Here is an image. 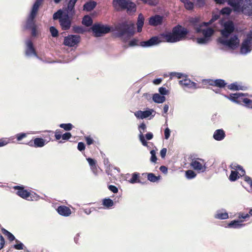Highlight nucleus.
I'll use <instances>...</instances> for the list:
<instances>
[{
  "mask_svg": "<svg viewBox=\"0 0 252 252\" xmlns=\"http://www.w3.org/2000/svg\"><path fill=\"white\" fill-rule=\"evenodd\" d=\"M72 17L68 16L67 13H64L63 10L60 9L55 12L53 15L54 20H59L60 25L62 30H68L72 24Z\"/></svg>",
  "mask_w": 252,
  "mask_h": 252,
  "instance_id": "39448f33",
  "label": "nucleus"
},
{
  "mask_svg": "<svg viewBox=\"0 0 252 252\" xmlns=\"http://www.w3.org/2000/svg\"><path fill=\"white\" fill-rule=\"evenodd\" d=\"M97 3L94 0L86 2L83 5V10L90 12L93 10L96 6Z\"/></svg>",
  "mask_w": 252,
  "mask_h": 252,
  "instance_id": "5701e85b",
  "label": "nucleus"
},
{
  "mask_svg": "<svg viewBox=\"0 0 252 252\" xmlns=\"http://www.w3.org/2000/svg\"><path fill=\"white\" fill-rule=\"evenodd\" d=\"M85 138L87 145H91L94 143V140L90 136H85Z\"/></svg>",
  "mask_w": 252,
  "mask_h": 252,
  "instance_id": "052dcab7",
  "label": "nucleus"
},
{
  "mask_svg": "<svg viewBox=\"0 0 252 252\" xmlns=\"http://www.w3.org/2000/svg\"><path fill=\"white\" fill-rule=\"evenodd\" d=\"M112 4L116 11H120L126 10L129 15H131L136 10L135 4L127 0H113Z\"/></svg>",
  "mask_w": 252,
  "mask_h": 252,
  "instance_id": "423d86ee",
  "label": "nucleus"
},
{
  "mask_svg": "<svg viewBox=\"0 0 252 252\" xmlns=\"http://www.w3.org/2000/svg\"><path fill=\"white\" fill-rule=\"evenodd\" d=\"M243 220H234L229 222L227 226L229 228L238 229L243 227L245 224H243Z\"/></svg>",
  "mask_w": 252,
  "mask_h": 252,
  "instance_id": "4be33fe9",
  "label": "nucleus"
},
{
  "mask_svg": "<svg viewBox=\"0 0 252 252\" xmlns=\"http://www.w3.org/2000/svg\"><path fill=\"white\" fill-rule=\"evenodd\" d=\"M210 40L206 38V37H204L203 36L202 37H198L196 39V42L198 44H207Z\"/></svg>",
  "mask_w": 252,
  "mask_h": 252,
  "instance_id": "de8ad7c7",
  "label": "nucleus"
},
{
  "mask_svg": "<svg viewBox=\"0 0 252 252\" xmlns=\"http://www.w3.org/2000/svg\"><path fill=\"white\" fill-rule=\"evenodd\" d=\"M26 43V49H25V55L28 58H31L34 57L37 59L39 58L35 49L33 46V43L31 39H27L25 41Z\"/></svg>",
  "mask_w": 252,
  "mask_h": 252,
  "instance_id": "9b49d317",
  "label": "nucleus"
},
{
  "mask_svg": "<svg viewBox=\"0 0 252 252\" xmlns=\"http://www.w3.org/2000/svg\"><path fill=\"white\" fill-rule=\"evenodd\" d=\"M170 133H171L170 129L168 127H167L166 128H165L164 131V138L166 140H167L169 139V138L170 136Z\"/></svg>",
  "mask_w": 252,
  "mask_h": 252,
  "instance_id": "4d7b16f0",
  "label": "nucleus"
},
{
  "mask_svg": "<svg viewBox=\"0 0 252 252\" xmlns=\"http://www.w3.org/2000/svg\"><path fill=\"white\" fill-rule=\"evenodd\" d=\"M226 134L224 130L222 128L216 130L213 134V138L218 141H221L224 139Z\"/></svg>",
  "mask_w": 252,
  "mask_h": 252,
  "instance_id": "aec40b11",
  "label": "nucleus"
},
{
  "mask_svg": "<svg viewBox=\"0 0 252 252\" xmlns=\"http://www.w3.org/2000/svg\"><path fill=\"white\" fill-rule=\"evenodd\" d=\"M151 158H150V161L152 163H156L157 160L158 159L157 156H156V152L155 150H152L150 151Z\"/></svg>",
  "mask_w": 252,
  "mask_h": 252,
  "instance_id": "49530a36",
  "label": "nucleus"
},
{
  "mask_svg": "<svg viewBox=\"0 0 252 252\" xmlns=\"http://www.w3.org/2000/svg\"><path fill=\"white\" fill-rule=\"evenodd\" d=\"M73 32L76 33H84L87 31L82 27L78 26H74L72 27Z\"/></svg>",
  "mask_w": 252,
  "mask_h": 252,
  "instance_id": "ea45409f",
  "label": "nucleus"
},
{
  "mask_svg": "<svg viewBox=\"0 0 252 252\" xmlns=\"http://www.w3.org/2000/svg\"><path fill=\"white\" fill-rule=\"evenodd\" d=\"M163 16L156 14L149 18V24L152 26H158L162 25L163 23Z\"/></svg>",
  "mask_w": 252,
  "mask_h": 252,
  "instance_id": "4468645a",
  "label": "nucleus"
},
{
  "mask_svg": "<svg viewBox=\"0 0 252 252\" xmlns=\"http://www.w3.org/2000/svg\"><path fill=\"white\" fill-rule=\"evenodd\" d=\"M240 11L248 16L252 17V7L244 3L243 6L241 5Z\"/></svg>",
  "mask_w": 252,
  "mask_h": 252,
  "instance_id": "bb28decb",
  "label": "nucleus"
},
{
  "mask_svg": "<svg viewBox=\"0 0 252 252\" xmlns=\"http://www.w3.org/2000/svg\"><path fill=\"white\" fill-rule=\"evenodd\" d=\"M235 29L232 21L225 22L223 29L220 31L221 36L218 38V42L232 50L237 48L240 45V39L237 34L233 33Z\"/></svg>",
  "mask_w": 252,
  "mask_h": 252,
  "instance_id": "f03ea898",
  "label": "nucleus"
},
{
  "mask_svg": "<svg viewBox=\"0 0 252 252\" xmlns=\"http://www.w3.org/2000/svg\"><path fill=\"white\" fill-rule=\"evenodd\" d=\"M142 175H147L148 180L153 183L158 182L161 178L160 175L157 176L153 173H143Z\"/></svg>",
  "mask_w": 252,
  "mask_h": 252,
  "instance_id": "c85d7f7f",
  "label": "nucleus"
},
{
  "mask_svg": "<svg viewBox=\"0 0 252 252\" xmlns=\"http://www.w3.org/2000/svg\"><path fill=\"white\" fill-rule=\"evenodd\" d=\"M144 3H147L150 5H156L158 3V0H145Z\"/></svg>",
  "mask_w": 252,
  "mask_h": 252,
  "instance_id": "e2e57ef3",
  "label": "nucleus"
},
{
  "mask_svg": "<svg viewBox=\"0 0 252 252\" xmlns=\"http://www.w3.org/2000/svg\"><path fill=\"white\" fill-rule=\"evenodd\" d=\"M159 94L162 96H164L168 94V91L165 87H160L158 89Z\"/></svg>",
  "mask_w": 252,
  "mask_h": 252,
  "instance_id": "3c124183",
  "label": "nucleus"
},
{
  "mask_svg": "<svg viewBox=\"0 0 252 252\" xmlns=\"http://www.w3.org/2000/svg\"><path fill=\"white\" fill-rule=\"evenodd\" d=\"M190 24L193 26L196 32L200 33L201 32L202 25L199 23V19L197 17L192 18L189 20Z\"/></svg>",
  "mask_w": 252,
  "mask_h": 252,
  "instance_id": "412c9836",
  "label": "nucleus"
},
{
  "mask_svg": "<svg viewBox=\"0 0 252 252\" xmlns=\"http://www.w3.org/2000/svg\"><path fill=\"white\" fill-rule=\"evenodd\" d=\"M74 7V5H71L68 3L67 7L63 10L65 14L67 13L68 16L72 17L75 14Z\"/></svg>",
  "mask_w": 252,
  "mask_h": 252,
  "instance_id": "2f4dec72",
  "label": "nucleus"
},
{
  "mask_svg": "<svg viewBox=\"0 0 252 252\" xmlns=\"http://www.w3.org/2000/svg\"><path fill=\"white\" fill-rule=\"evenodd\" d=\"M102 204L104 206L107 208H110L113 206L114 202L111 199L106 198L103 199Z\"/></svg>",
  "mask_w": 252,
  "mask_h": 252,
  "instance_id": "58836bf2",
  "label": "nucleus"
},
{
  "mask_svg": "<svg viewBox=\"0 0 252 252\" xmlns=\"http://www.w3.org/2000/svg\"><path fill=\"white\" fill-rule=\"evenodd\" d=\"M179 84L181 86H184L188 89H196L197 88V83L192 81L188 77L185 79L180 80Z\"/></svg>",
  "mask_w": 252,
  "mask_h": 252,
  "instance_id": "2eb2a0df",
  "label": "nucleus"
},
{
  "mask_svg": "<svg viewBox=\"0 0 252 252\" xmlns=\"http://www.w3.org/2000/svg\"><path fill=\"white\" fill-rule=\"evenodd\" d=\"M33 144L32 141H31L28 145L32 147H34L35 148H41L45 145L48 142H46V140L43 139L41 137H36L33 139Z\"/></svg>",
  "mask_w": 252,
  "mask_h": 252,
  "instance_id": "dca6fc26",
  "label": "nucleus"
},
{
  "mask_svg": "<svg viewBox=\"0 0 252 252\" xmlns=\"http://www.w3.org/2000/svg\"><path fill=\"white\" fill-rule=\"evenodd\" d=\"M86 148L85 144L84 143L82 142H80L78 143L77 145V149L80 151L82 152L85 150Z\"/></svg>",
  "mask_w": 252,
  "mask_h": 252,
  "instance_id": "13d9d810",
  "label": "nucleus"
},
{
  "mask_svg": "<svg viewBox=\"0 0 252 252\" xmlns=\"http://www.w3.org/2000/svg\"><path fill=\"white\" fill-rule=\"evenodd\" d=\"M213 84H211L212 86L217 87L219 88H224L226 87L227 83L222 79H217L213 81Z\"/></svg>",
  "mask_w": 252,
  "mask_h": 252,
  "instance_id": "a878e982",
  "label": "nucleus"
},
{
  "mask_svg": "<svg viewBox=\"0 0 252 252\" xmlns=\"http://www.w3.org/2000/svg\"><path fill=\"white\" fill-rule=\"evenodd\" d=\"M87 160L88 162L89 165L91 166V168L93 171V172L95 173V170H96V160L92 158H87Z\"/></svg>",
  "mask_w": 252,
  "mask_h": 252,
  "instance_id": "c9c22d12",
  "label": "nucleus"
},
{
  "mask_svg": "<svg viewBox=\"0 0 252 252\" xmlns=\"http://www.w3.org/2000/svg\"><path fill=\"white\" fill-rule=\"evenodd\" d=\"M138 42V40L137 39L133 38L129 42V45L130 46H134L137 45Z\"/></svg>",
  "mask_w": 252,
  "mask_h": 252,
  "instance_id": "774afa93",
  "label": "nucleus"
},
{
  "mask_svg": "<svg viewBox=\"0 0 252 252\" xmlns=\"http://www.w3.org/2000/svg\"><path fill=\"white\" fill-rule=\"evenodd\" d=\"M43 0H36L35 1L23 25V29L24 30H28L31 31V34L33 37H35L37 35L35 18L37 15L39 7L42 4Z\"/></svg>",
  "mask_w": 252,
  "mask_h": 252,
  "instance_id": "7ed1b4c3",
  "label": "nucleus"
},
{
  "mask_svg": "<svg viewBox=\"0 0 252 252\" xmlns=\"http://www.w3.org/2000/svg\"><path fill=\"white\" fill-rule=\"evenodd\" d=\"M152 98L154 102L157 103H162L166 100L164 96H162L158 93L154 94L153 95Z\"/></svg>",
  "mask_w": 252,
  "mask_h": 252,
  "instance_id": "72a5a7b5",
  "label": "nucleus"
},
{
  "mask_svg": "<svg viewBox=\"0 0 252 252\" xmlns=\"http://www.w3.org/2000/svg\"><path fill=\"white\" fill-rule=\"evenodd\" d=\"M138 128L140 133L141 132H143V133L146 128V126L144 123H142L139 126Z\"/></svg>",
  "mask_w": 252,
  "mask_h": 252,
  "instance_id": "338daca9",
  "label": "nucleus"
},
{
  "mask_svg": "<svg viewBox=\"0 0 252 252\" xmlns=\"http://www.w3.org/2000/svg\"><path fill=\"white\" fill-rule=\"evenodd\" d=\"M167 153V149L165 148H162L160 151V156L161 158L164 159L166 156Z\"/></svg>",
  "mask_w": 252,
  "mask_h": 252,
  "instance_id": "0e129e2a",
  "label": "nucleus"
},
{
  "mask_svg": "<svg viewBox=\"0 0 252 252\" xmlns=\"http://www.w3.org/2000/svg\"><path fill=\"white\" fill-rule=\"evenodd\" d=\"M26 136L27 133L24 132L19 133L16 135V137L18 141L22 140L23 138L26 137Z\"/></svg>",
  "mask_w": 252,
  "mask_h": 252,
  "instance_id": "864d4df0",
  "label": "nucleus"
},
{
  "mask_svg": "<svg viewBox=\"0 0 252 252\" xmlns=\"http://www.w3.org/2000/svg\"><path fill=\"white\" fill-rule=\"evenodd\" d=\"M231 168L235 169V170H239L241 171V172H243V175H245V171L243 169V167L240 165L236 164H232L231 165Z\"/></svg>",
  "mask_w": 252,
  "mask_h": 252,
  "instance_id": "8fccbe9b",
  "label": "nucleus"
},
{
  "mask_svg": "<svg viewBox=\"0 0 252 252\" xmlns=\"http://www.w3.org/2000/svg\"><path fill=\"white\" fill-rule=\"evenodd\" d=\"M59 126L66 131H70L73 127V126L71 123L61 124Z\"/></svg>",
  "mask_w": 252,
  "mask_h": 252,
  "instance_id": "c03bdc74",
  "label": "nucleus"
},
{
  "mask_svg": "<svg viewBox=\"0 0 252 252\" xmlns=\"http://www.w3.org/2000/svg\"><path fill=\"white\" fill-rule=\"evenodd\" d=\"M62 135L61 130L59 129H57L55 132V137L57 140H60L62 138Z\"/></svg>",
  "mask_w": 252,
  "mask_h": 252,
  "instance_id": "6e6d98bb",
  "label": "nucleus"
},
{
  "mask_svg": "<svg viewBox=\"0 0 252 252\" xmlns=\"http://www.w3.org/2000/svg\"><path fill=\"white\" fill-rule=\"evenodd\" d=\"M74 7V5H71L68 3L67 7L63 10L65 14L67 13L68 16L72 17L75 14Z\"/></svg>",
  "mask_w": 252,
  "mask_h": 252,
  "instance_id": "7c9ffc66",
  "label": "nucleus"
},
{
  "mask_svg": "<svg viewBox=\"0 0 252 252\" xmlns=\"http://www.w3.org/2000/svg\"><path fill=\"white\" fill-rule=\"evenodd\" d=\"M49 31L53 37H57L59 36V31L54 26H51Z\"/></svg>",
  "mask_w": 252,
  "mask_h": 252,
  "instance_id": "a18cd8bd",
  "label": "nucleus"
},
{
  "mask_svg": "<svg viewBox=\"0 0 252 252\" xmlns=\"http://www.w3.org/2000/svg\"><path fill=\"white\" fill-rule=\"evenodd\" d=\"M197 160H199L203 162H204V160L202 158H198L197 159H193L192 160L191 163H190V166L195 170L199 171L201 172H204L206 169V166L205 165L206 164L205 163L204 165H203Z\"/></svg>",
  "mask_w": 252,
  "mask_h": 252,
  "instance_id": "ddd939ff",
  "label": "nucleus"
},
{
  "mask_svg": "<svg viewBox=\"0 0 252 252\" xmlns=\"http://www.w3.org/2000/svg\"><path fill=\"white\" fill-rule=\"evenodd\" d=\"M184 5L188 10H192L194 8V3L189 0H188Z\"/></svg>",
  "mask_w": 252,
  "mask_h": 252,
  "instance_id": "603ef678",
  "label": "nucleus"
},
{
  "mask_svg": "<svg viewBox=\"0 0 252 252\" xmlns=\"http://www.w3.org/2000/svg\"><path fill=\"white\" fill-rule=\"evenodd\" d=\"M131 179L129 180V182L131 184H135L136 183L144 184L145 182H142L139 180L140 174L138 172H134L132 174Z\"/></svg>",
  "mask_w": 252,
  "mask_h": 252,
  "instance_id": "c756f323",
  "label": "nucleus"
},
{
  "mask_svg": "<svg viewBox=\"0 0 252 252\" xmlns=\"http://www.w3.org/2000/svg\"><path fill=\"white\" fill-rule=\"evenodd\" d=\"M252 50V29L247 33L246 38L243 40L240 48V53L243 55H246L251 53Z\"/></svg>",
  "mask_w": 252,
  "mask_h": 252,
  "instance_id": "6e6552de",
  "label": "nucleus"
},
{
  "mask_svg": "<svg viewBox=\"0 0 252 252\" xmlns=\"http://www.w3.org/2000/svg\"><path fill=\"white\" fill-rule=\"evenodd\" d=\"M81 37L77 34H70L65 36L63 44L69 47L77 46L80 42Z\"/></svg>",
  "mask_w": 252,
  "mask_h": 252,
  "instance_id": "1a4fd4ad",
  "label": "nucleus"
},
{
  "mask_svg": "<svg viewBox=\"0 0 252 252\" xmlns=\"http://www.w3.org/2000/svg\"><path fill=\"white\" fill-rule=\"evenodd\" d=\"M169 75L170 76L171 78L173 76H176L178 79L182 78L185 79V78L188 77V75L187 74L177 72H171L169 73Z\"/></svg>",
  "mask_w": 252,
  "mask_h": 252,
  "instance_id": "e433bc0d",
  "label": "nucleus"
},
{
  "mask_svg": "<svg viewBox=\"0 0 252 252\" xmlns=\"http://www.w3.org/2000/svg\"><path fill=\"white\" fill-rule=\"evenodd\" d=\"M201 32L202 33L203 36L209 40H211V36L213 35L214 33V30L211 28H207L203 30L201 29Z\"/></svg>",
  "mask_w": 252,
  "mask_h": 252,
  "instance_id": "393cba45",
  "label": "nucleus"
},
{
  "mask_svg": "<svg viewBox=\"0 0 252 252\" xmlns=\"http://www.w3.org/2000/svg\"><path fill=\"white\" fill-rule=\"evenodd\" d=\"M110 26L103 25L100 23H95L88 30V32H92L95 37H100L112 31Z\"/></svg>",
  "mask_w": 252,
  "mask_h": 252,
  "instance_id": "0eeeda50",
  "label": "nucleus"
},
{
  "mask_svg": "<svg viewBox=\"0 0 252 252\" xmlns=\"http://www.w3.org/2000/svg\"><path fill=\"white\" fill-rule=\"evenodd\" d=\"M112 31H116V36L120 38L125 37L126 40L132 36L134 33V24L125 21L119 22L115 25Z\"/></svg>",
  "mask_w": 252,
  "mask_h": 252,
  "instance_id": "20e7f679",
  "label": "nucleus"
},
{
  "mask_svg": "<svg viewBox=\"0 0 252 252\" xmlns=\"http://www.w3.org/2000/svg\"><path fill=\"white\" fill-rule=\"evenodd\" d=\"M14 189L17 190L16 194L24 199H27L31 195L30 192L25 189L23 186H17L14 187Z\"/></svg>",
  "mask_w": 252,
  "mask_h": 252,
  "instance_id": "f3484780",
  "label": "nucleus"
},
{
  "mask_svg": "<svg viewBox=\"0 0 252 252\" xmlns=\"http://www.w3.org/2000/svg\"><path fill=\"white\" fill-rule=\"evenodd\" d=\"M189 31L180 25L173 28L171 32H165L157 36H153L149 39L140 42L139 45L144 48L151 47L161 42L176 43L186 39Z\"/></svg>",
  "mask_w": 252,
  "mask_h": 252,
  "instance_id": "f257e3e1",
  "label": "nucleus"
},
{
  "mask_svg": "<svg viewBox=\"0 0 252 252\" xmlns=\"http://www.w3.org/2000/svg\"><path fill=\"white\" fill-rule=\"evenodd\" d=\"M242 102L245 103L246 106L249 108V107H250L249 105L252 103V100L249 98L244 97L242 100Z\"/></svg>",
  "mask_w": 252,
  "mask_h": 252,
  "instance_id": "680f3d73",
  "label": "nucleus"
},
{
  "mask_svg": "<svg viewBox=\"0 0 252 252\" xmlns=\"http://www.w3.org/2000/svg\"><path fill=\"white\" fill-rule=\"evenodd\" d=\"M238 172L236 171H231L229 179L232 182L236 181L239 178Z\"/></svg>",
  "mask_w": 252,
  "mask_h": 252,
  "instance_id": "79ce46f5",
  "label": "nucleus"
},
{
  "mask_svg": "<svg viewBox=\"0 0 252 252\" xmlns=\"http://www.w3.org/2000/svg\"><path fill=\"white\" fill-rule=\"evenodd\" d=\"M108 189L114 193H116L118 192V189L114 185H109Z\"/></svg>",
  "mask_w": 252,
  "mask_h": 252,
  "instance_id": "bf43d9fd",
  "label": "nucleus"
},
{
  "mask_svg": "<svg viewBox=\"0 0 252 252\" xmlns=\"http://www.w3.org/2000/svg\"><path fill=\"white\" fill-rule=\"evenodd\" d=\"M186 177L188 179H192L196 176L195 172L192 170H188L186 171Z\"/></svg>",
  "mask_w": 252,
  "mask_h": 252,
  "instance_id": "a19ab883",
  "label": "nucleus"
},
{
  "mask_svg": "<svg viewBox=\"0 0 252 252\" xmlns=\"http://www.w3.org/2000/svg\"><path fill=\"white\" fill-rule=\"evenodd\" d=\"M144 23V17L142 14L140 13L138 15L136 23L137 32H141Z\"/></svg>",
  "mask_w": 252,
  "mask_h": 252,
  "instance_id": "cd10ccee",
  "label": "nucleus"
},
{
  "mask_svg": "<svg viewBox=\"0 0 252 252\" xmlns=\"http://www.w3.org/2000/svg\"><path fill=\"white\" fill-rule=\"evenodd\" d=\"M1 231L3 234L7 236V238L10 241L16 240L15 236L9 231L4 228H1Z\"/></svg>",
  "mask_w": 252,
  "mask_h": 252,
  "instance_id": "4c0bfd02",
  "label": "nucleus"
},
{
  "mask_svg": "<svg viewBox=\"0 0 252 252\" xmlns=\"http://www.w3.org/2000/svg\"><path fill=\"white\" fill-rule=\"evenodd\" d=\"M215 218L219 220H226L228 218V213L224 210H218L215 215Z\"/></svg>",
  "mask_w": 252,
  "mask_h": 252,
  "instance_id": "b1692460",
  "label": "nucleus"
},
{
  "mask_svg": "<svg viewBox=\"0 0 252 252\" xmlns=\"http://www.w3.org/2000/svg\"><path fill=\"white\" fill-rule=\"evenodd\" d=\"M244 181L248 183L250 185L251 187L252 188V179L250 177L246 175L245 176Z\"/></svg>",
  "mask_w": 252,
  "mask_h": 252,
  "instance_id": "69168bd1",
  "label": "nucleus"
},
{
  "mask_svg": "<svg viewBox=\"0 0 252 252\" xmlns=\"http://www.w3.org/2000/svg\"><path fill=\"white\" fill-rule=\"evenodd\" d=\"M156 112L153 109L147 108L145 111L138 110L134 113L135 117L139 119H144L148 118L150 116L153 118Z\"/></svg>",
  "mask_w": 252,
  "mask_h": 252,
  "instance_id": "f8f14e48",
  "label": "nucleus"
},
{
  "mask_svg": "<svg viewBox=\"0 0 252 252\" xmlns=\"http://www.w3.org/2000/svg\"><path fill=\"white\" fill-rule=\"evenodd\" d=\"M16 242L17 243L13 245V248L16 250H24V248H26V247L24 246V244L22 242H20L18 240H16Z\"/></svg>",
  "mask_w": 252,
  "mask_h": 252,
  "instance_id": "09e8293b",
  "label": "nucleus"
},
{
  "mask_svg": "<svg viewBox=\"0 0 252 252\" xmlns=\"http://www.w3.org/2000/svg\"><path fill=\"white\" fill-rule=\"evenodd\" d=\"M139 141L142 143V145L144 146L147 147L148 148H149V146L148 145V142L146 141V139L145 137L144 134H143V132H141L139 134Z\"/></svg>",
  "mask_w": 252,
  "mask_h": 252,
  "instance_id": "37998d69",
  "label": "nucleus"
},
{
  "mask_svg": "<svg viewBox=\"0 0 252 252\" xmlns=\"http://www.w3.org/2000/svg\"><path fill=\"white\" fill-rule=\"evenodd\" d=\"M222 95L226 98L235 103L242 104V100L244 99V96H247L248 94L243 93H235L234 94H230L229 95L226 94Z\"/></svg>",
  "mask_w": 252,
  "mask_h": 252,
  "instance_id": "9d476101",
  "label": "nucleus"
},
{
  "mask_svg": "<svg viewBox=\"0 0 252 252\" xmlns=\"http://www.w3.org/2000/svg\"><path fill=\"white\" fill-rule=\"evenodd\" d=\"M244 0H227V3L231 6L234 11L240 12L241 5Z\"/></svg>",
  "mask_w": 252,
  "mask_h": 252,
  "instance_id": "a211bd4d",
  "label": "nucleus"
},
{
  "mask_svg": "<svg viewBox=\"0 0 252 252\" xmlns=\"http://www.w3.org/2000/svg\"><path fill=\"white\" fill-rule=\"evenodd\" d=\"M229 90L231 91L245 90V87L239 85L237 82L232 83L227 86Z\"/></svg>",
  "mask_w": 252,
  "mask_h": 252,
  "instance_id": "f704fd0d",
  "label": "nucleus"
},
{
  "mask_svg": "<svg viewBox=\"0 0 252 252\" xmlns=\"http://www.w3.org/2000/svg\"><path fill=\"white\" fill-rule=\"evenodd\" d=\"M82 24L85 27H92L93 25L92 18L88 15L84 16L82 20Z\"/></svg>",
  "mask_w": 252,
  "mask_h": 252,
  "instance_id": "473e14b6",
  "label": "nucleus"
},
{
  "mask_svg": "<svg viewBox=\"0 0 252 252\" xmlns=\"http://www.w3.org/2000/svg\"><path fill=\"white\" fill-rule=\"evenodd\" d=\"M71 136L72 135L70 132H66L62 135V138L63 140H68L71 137Z\"/></svg>",
  "mask_w": 252,
  "mask_h": 252,
  "instance_id": "5fc2aeb1",
  "label": "nucleus"
},
{
  "mask_svg": "<svg viewBox=\"0 0 252 252\" xmlns=\"http://www.w3.org/2000/svg\"><path fill=\"white\" fill-rule=\"evenodd\" d=\"M58 214L63 217H68L71 213V210L67 206L62 205L56 209Z\"/></svg>",
  "mask_w": 252,
  "mask_h": 252,
  "instance_id": "6ab92c4d",
  "label": "nucleus"
}]
</instances>
